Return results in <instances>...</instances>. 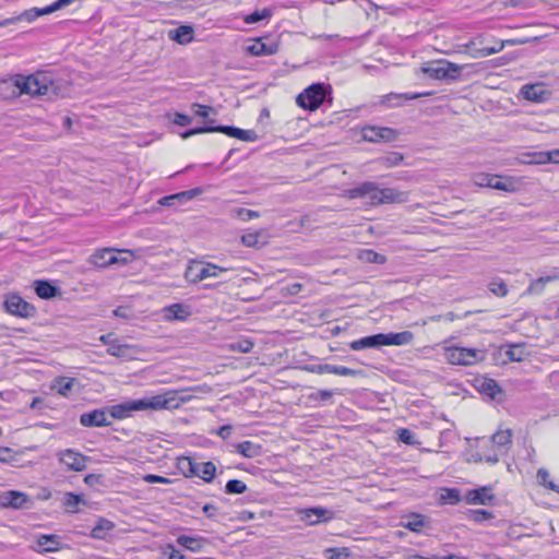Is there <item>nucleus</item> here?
Instances as JSON below:
<instances>
[{
    "label": "nucleus",
    "instance_id": "obj_59",
    "mask_svg": "<svg viewBox=\"0 0 559 559\" xmlns=\"http://www.w3.org/2000/svg\"><path fill=\"white\" fill-rule=\"evenodd\" d=\"M538 39H539V37H534L532 39L525 37V38L504 39L503 41H504L506 46H520V45H525V44H527L530 41H536Z\"/></svg>",
    "mask_w": 559,
    "mask_h": 559
},
{
    "label": "nucleus",
    "instance_id": "obj_3",
    "mask_svg": "<svg viewBox=\"0 0 559 559\" xmlns=\"http://www.w3.org/2000/svg\"><path fill=\"white\" fill-rule=\"evenodd\" d=\"M14 85L22 94L32 96H47L48 98L61 95L60 82L47 72H36L28 76L16 75Z\"/></svg>",
    "mask_w": 559,
    "mask_h": 559
},
{
    "label": "nucleus",
    "instance_id": "obj_62",
    "mask_svg": "<svg viewBox=\"0 0 559 559\" xmlns=\"http://www.w3.org/2000/svg\"><path fill=\"white\" fill-rule=\"evenodd\" d=\"M504 47H506V45H504L503 40H497L495 46L484 47L486 49L485 55H487V57H489L491 55L498 53L501 50H503Z\"/></svg>",
    "mask_w": 559,
    "mask_h": 559
},
{
    "label": "nucleus",
    "instance_id": "obj_1",
    "mask_svg": "<svg viewBox=\"0 0 559 559\" xmlns=\"http://www.w3.org/2000/svg\"><path fill=\"white\" fill-rule=\"evenodd\" d=\"M186 399L177 400L173 393L154 395L148 399L131 400L120 404L112 405L108 408L110 416L115 419H126L134 412L147 411V409H169L178 407L180 402H185Z\"/></svg>",
    "mask_w": 559,
    "mask_h": 559
},
{
    "label": "nucleus",
    "instance_id": "obj_4",
    "mask_svg": "<svg viewBox=\"0 0 559 559\" xmlns=\"http://www.w3.org/2000/svg\"><path fill=\"white\" fill-rule=\"evenodd\" d=\"M331 92L330 85L324 83H314L305 88L296 98V103L299 107L314 111L324 102L326 95Z\"/></svg>",
    "mask_w": 559,
    "mask_h": 559
},
{
    "label": "nucleus",
    "instance_id": "obj_50",
    "mask_svg": "<svg viewBox=\"0 0 559 559\" xmlns=\"http://www.w3.org/2000/svg\"><path fill=\"white\" fill-rule=\"evenodd\" d=\"M360 259L367 261V262H370V263H378V264H382L386 261L385 257L380 254V253H377L372 250H365L361 254H360Z\"/></svg>",
    "mask_w": 559,
    "mask_h": 559
},
{
    "label": "nucleus",
    "instance_id": "obj_10",
    "mask_svg": "<svg viewBox=\"0 0 559 559\" xmlns=\"http://www.w3.org/2000/svg\"><path fill=\"white\" fill-rule=\"evenodd\" d=\"M0 504L3 508L31 509L33 507V500L25 492L9 490L1 495Z\"/></svg>",
    "mask_w": 559,
    "mask_h": 559
},
{
    "label": "nucleus",
    "instance_id": "obj_31",
    "mask_svg": "<svg viewBox=\"0 0 559 559\" xmlns=\"http://www.w3.org/2000/svg\"><path fill=\"white\" fill-rule=\"evenodd\" d=\"M521 159L524 164H535V165H544L548 164L551 159V156L548 155V152H530L522 155Z\"/></svg>",
    "mask_w": 559,
    "mask_h": 559
},
{
    "label": "nucleus",
    "instance_id": "obj_22",
    "mask_svg": "<svg viewBox=\"0 0 559 559\" xmlns=\"http://www.w3.org/2000/svg\"><path fill=\"white\" fill-rule=\"evenodd\" d=\"M61 542L57 535H40L37 538V549L44 552H53L60 549Z\"/></svg>",
    "mask_w": 559,
    "mask_h": 559
},
{
    "label": "nucleus",
    "instance_id": "obj_7",
    "mask_svg": "<svg viewBox=\"0 0 559 559\" xmlns=\"http://www.w3.org/2000/svg\"><path fill=\"white\" fill-rule=\"evenodd\" d=\"M58 461L68 471L83 472L87 467L90 457L74 449H64L57 452Z\"/></svg>",
    "mask_w": 559,
    "mask_h": 559
},
{
    "label": "nucleus",
    "instance_id": "obj_12",
    "mask_svg": "<svg viewBox=\"0 0 559 559\" xmlns=\"http://www.w3.org/2000/svg\"><path fill=\"white\" fill-rule=\"evenodd\" d=\"M80 424L84 427H107L111 421L108 419L107 409L102 408L83 413L80 416Z\"/></svg>",
    "mask_w": 559,
    "mask_h": 559
},
{
    "label": "nucleus",
    "instance_id": "obj_13",
    "mask_svg": "<svg viewBox=\"0 0 559 559\" xmlns=\"http://www.w3.org/2000/svg\"><path fill=\"white\" fill-rule=\"evenodd\" d=\"M301 521L309 525H316L332 519V512L324 508H310L300 511Z\"/></svg>",
    "mask_w": 559,
    "mask_h": 559
},
{
    "label": "nucleus",
    "instance_id": "obj_26",
    "mask_svg": "<svg viewBox=\"0 0 559 559\" xmlns=\"http://www.w3.org/2000/svg\"><path fill=\"white\" fill-rule=\"evenodd\" d=\"M519 183V179L514 177L502 179L500 176L493 175L490 188L507 192H514L518 190Z\"/></svg>",
    "mask_w": 559,
    "mask_h": 559
},
{
    "label": "nucleus",
    "instance_id": "obj_15",
    "mask_svg": "<svg viewBox=\"0 0 559 559\" xmlns=\"http://www.w3.org/2000/svg\"><path fill=\"white\" fill-rule=\"evenodd\" d=\"M118 262L119 257L112 249L97 250L91 255V263L97 267H106Z\"/></svg>",
    "mask_w": 559,
    "mask_h": 559
},
{
    "label": "nucleus",
    "instance_id": "obj_25",
    "mask_svg": "<svg viewBox=\"0 0 559 559\" xmlns=\"http://www.w3.org/2000/svg\"><path fill=\"white\" fill-rule=\"evenodd\" d=\"M491 442L498 449H508L512 443V430L502 426L492 435Z\"/></svg>",
    "mask_w": 559,
    "mask_h": 559
},
{
    "label": "nucleus",
    "instance_id": "obj_60",
    "mask_svg": "<svg viewBox=\"0 0 559 559\" xmlns=\"http://www.w3.org/2000/svg\"><path fill=\"white\" fill-rule=\"evenodd\" d=\"M473 46H474V41H469V43H467L465 45V47L467 49H471L469 50L471 57H473V58H485V57H487V55H485L486 49L484 47L483 48H473Z\"/></svg>",
    "mask_w": 559,
    "mask_h": 559
},
{
    "label": "nucleus",
    "instance_id": "obj_24",
    "mask_svg": "<svg viewBox=\"0 0 559 559\" xmlns=\"http://www.w3.org/2000/svg\"><path fill=\"white\" fill-rule=\"evenodd\" d=\"M164 314L167 320H185L191 314V311L186 305L174 304L164 308Z\"/></svg>",
    "mask_w": 559,
    "mask_h": 559
},
{
    "label": "nucleus",
    "instance_id": "obj_43",
    "mask_svg": "<svg viewBox=\"0 0 559 559\" xmlns=\"http://www.w3.org/2000/svg\"><path fill=\"white\" fill-rule=\"evenodd\" d=\"M247 490V485L238 479H231L227 481L225 491L229 495L243 493Z\"/></svg>",
    "mask_w": 559,
    "mask_h": 559
},
{
    "label": "nucleus",
    "instance_id": "obj_28",
    "mask_svg": "<svg viewBox=\"0 0 559 559\" xmlns=\"http://www.w3.org/2000/svg\"><path fill=\"white\" fill-rule=\"evenodd\" d=\"M492 499H493V497L490 493V490L486 487L472 490L467 495L468 502L474 503V504L486 506V504H489Z\"/></svg>",
    "mask_w": 559,
    "mask_h": 559
},
{
    "label": "nucleus",
    "instance_id": "obj_6",
    "mask_svg": "<svg viewBox=\"0 0 559 559\" xmlns=\"http://www.w3.org/2000/svg\"><path fill=\"white\" fill-rule=\"evenodd\" d=\"M445 359L452 365L471 366L476 364L483 357L480 352L475 348L448 347L445 348Z\"/></svg>",
    "mask_w": 559,
    "mask_h": 559
},
{
    "label": "nucleus",
    "instance_id": "obj_52",
    "mask_svg": "<svg viewBox=\"0 0 559 559\" xmlns=\"http://www.w3.org/2000/svg\"><path fill=\"white\" fill-rule=\"evenodd\" d=\"M402 160H403V155L397 152H393V153L384 156L383 158H381V163L385 167L397 166L401 164Z\"/></svg>",
    "mask_w": 559,
    "mask_h": 559
},
{
    "label": "nucleus",
    "instance_id": "obj_47",
    "mask_svg": "<svg viewBox=\"0 0 559 559\" xmlns=\"http://www.w3.org/2000/svg\"><path fill=\"white\" fill-rule=\"evenodd\" d=\"M548 478H549V473H548V471H547V469H545V468H539V469L537 471V479H538V481H539L543 486H545V487L549 488L550 490L556 491V492H559V488H558V486H557L554 481H548Z\"/></svg>",
    "mask_w": 559,
    "mask_h": 559
},
{
    "label": "nucleus",
    "instance_id": "obj_19",
    "mask_svg": "<svg viewBox=\"0 0 559 559\" xmlns=\"http://www.w3.org/2000/svg\"><path fill=\"white\" fill-rule=\"evenodd\" d=\"M169 39L180 44L188 45L194 38V29L190 25H181L176 29H171L168 32Z\"/></svg>",
    "mask_w": 559,
    "mask_h": 559
},
{
    "label": "nucleus",
    "instance_id": "obj_51",
    "mask_svg": "<svg viewBox=\"0 0 559 559\" xmlns=\"http://www.w3.org/2000/svg\"><path fill=\"white\" fill-rule=\"evenodd\" d=\"M162 556L164 559H185V556L171 544L162 548Z\"/></svg>",
    "mask_w": 559,
    "mask_h": 559
},
{
    "label": "nucleus",
    "instance_id": "obj_16",
    "mask_svg": "<svg viewBox=\"0 0 559 559\" xmlns=\"http://www.w3.org/2000/svg\"><path fill=\"white\" fill-rule=\"evenodd\" d=\"M414 333L411 331H403L399 333H382L383 346H403L413 343Z\"/></svg>",
    "mask_w": 559,
    "mask_h": 559
},
{
    "label": "nucleus",
    "instance_id": "obj_46",
    "mask_svg": "<svg viewBox=\"0 0 559 559\" xmlns=\"http://www.w3.org/2000/svg\"><path fill=\"white\" fill-rule=\"evenodd\" d=\"M260 236H261V233H259V231L247 233L241 236V242L246 247H250V248L261 247L262 245H260V242H259Z\"/></svg>",
    "mask_w": 559,
    "mask_h": 559
},
{
    "label": "nucleus",
    "instance_id": "obj_33",
    "mask_svg": "<svg viewBox=\"0 0 559 559\" xmlns=\"http://www.w3.org/2000/svg\"><path fill=\"white\" fill-rule=\"evenodd\" d=\"M443 60L427 63L420 68V72L436 80H442Z\"/></svg>",
    "mask_w": 559,
    "mask_h": 559
},
{
    "label": "nucleus",
    "instance_id": "obj_40",
    "mask_svg": "<svg viewBox=\"0 0 559 559\" xmlns=\"http://www.w3.org/2000/svg\"><path fill=\"white\" fill-rule=\"evenodd\" d=\"M216 474V466L213 462H205L199 464V477H201L204 481L211 483Z\"/></svg>",
    "mask_w": 559,
    "mask_h": 559
},
{
    "label": "nucleus",
    "instance_id": "obj_2",
    "mask_svg": "<svg viewBox=\"0 0 559 559\" xmlns=\"http://www.w3.org/2000/svg\"><path fill=\"white\" fill-rule=\"evenodd\" d=\"M349 199H362L365 204L378 206L381 204L404 203L408 201V192L394 188H380L376 182L366 181L346 191Z\"/></svg>",
    "mask_w": 559,
    "mask_h": 559
},
{
    "label": "nucleus",
    "instance_id": "obj_45",
    "mask_svg": "<svg viewBox=\"0 0 559 559\" xmlns=\"http://www.w3.org/2000/svg\"><path fill=\"white\" fill-rule=\"evenodd\" d=\"M209 126L190 129L181 133V138L188 139L195 134L216 132V126H212L213 120H209Z\"/></svg>",
    "mask_w": 559,
    "mask_h": 559
},
{
    "label": "nucleus",
    "instance_id": "obj_30",
    "mask_svg": "<svg viewBox=\"0 0 559 559\" xmlns=\"http://www.w3.org/2000/svg\"><path fill=\"white\" fill-rule=\"evenodd\" d=\"M178 468L186 477L199 475V464L194 463L192 459L188 456L178 459Z\"/></svg>",
    "mask_w": 559,
    "mask_h": 559
},
{
    "label": "nucleus",
    "instance_id": "obj_27",
    "mask_svg": "<svg viewBox=\"0 0 559 559\" xmlns=\"http://www.w3.org/2000/svg\"><path fill=\"white\" fill-rule=\"evenodd\" d=\"M177 543L190 551L199 552L203 549L207 542L203 537H191L181 535L177 538Z\"/></svg>",
    "mask_w": 559,
    "mask_h": 559
},
{
    "label": "nucleus",
    "instance_id": "obj_35",
    "mask_svg": "<svg viewBox=\"0 0 559 559\" xmlns=\"http://www.w3.org/2000/svg\"><path fill=\"white\" fill-rule=\"evenodd\" d=\"M114 528V523L109 520L100 518L97 524L92 530V537L97 539H104L106 534Z\"/></svg>",
    "mask_w": 559,
    "mask_h": 559
},
{
    "label": "nucleus",
    "instance_id": "obj_29",
    "mask_svg": "<svg viewBox=\"0 0 559 559\" xmlns=\"http://www.w3.org/2000/svg\"><path fill=\"white\" fill-rule=\"evenodd\" d=\"M76 380L74 378L59 377L53 381L52 389L62 396H69Z\"/></svg>",
    "mask_w": 559,
    "mask_h": 559
},
{
    "label": "nucleus",
    "instance_id": "obj_56",
    "mask_svg": "<svg viewBox=\"0 0 559 559\" xmlns=\"http://www.w3.org/2000/svg\"><path fill=\"white\" fill-rule=\"evenodd\" d=\"M143 480L147 484H164V485L171 484V479L164 477V476L154 475V474L144 475Z\"/></svg>",
    "mask_w": 559,
    "mask_h": 559
},
{
    "label": "nucleus",
    "instance_id": "obj_14",
    "mask_svg": "<svg viewBox=\"0 0 559 559\" xmlns=\"http://www.w3.org/2000/svg\"><path fill=\"white\" fill-rule=\"evenodd\" d=\"M216 132L224 133L228 136L236 138L245 142H254L258 140V134L253 130H243L230 126H216Z\"/></svg>",
    "mask_w": 559,
    "mask_h": 559
},
{
    "label": "nucleus",
    "instance_id": "obj_42",
    "mask_svg": "<svg viewBox=\"0 0 559 559\" xmlns=\"http://www.w3.org/2000/svg\"><path fill=\"white\" fill-rule=\"evenodd\" d=\"M231 215L234 217H237V218L243 221V222H248V221L258 218L260 216L259 212L248 210L245 207H237V209L233 210Z\"/></svg>",
    "mask_w": 559,
    "mask_h": 559
},
{
    "label": "nucleus",
    "instance_id": "obj_44",
    "mask_svg": "<svg viewBox=\"0 0 559 559\" xmlns=\"http://www.w3.org/2000/svg\"><path fill=\"white\" fill-rule=\"evenodd\" d=\"M488 288L493 295L498 297H504L508 294V287L501 280L491 281L488 285Z\"/></svg>",
    "mask_w": 559,
    "mask_h": 559
},
{
    "label": "nucleus",
    "instance_id": "obj_53",
    "mask_svg": "<svg viewBox=\"0 0 559 559\" xmlns=\"http://www.w3.org/2000/svg\"><path fill=\"white\" fill-rule=\"evenodd\" d=\"M193 114L203 119H207L210 112H213L214 109L211 106L201 105L198 103L192 104L191 106Z\"/></svg>",
    "mask_w": 559,
    "mask_h": 559
},
{
    "label": "nucleus",
    "instance_id": "obj_39",
    "mask_svg": "<svg viewBox=\"0 0 559 559\" xmlns=\"http://www.w3.org/2000/svg\"><path fill=\"white\" fill-rule=\"evenodd\" d=\"M506 354L513 361H523L528 356V353L523 344L510 345Z\"/></svg>",
    "mask_w": 559,
    "mask_h": 559
},
{
    "label": "nucleus",
    "instance_id": "obj_57",
    "mask_svg": "<svg viewBox=\"0 0 559 559\" xmlns=\"http://www.w3.org/2000/svg\"><path fill=\"white\" fill-rule=\"evenodd\" d=\"M493 175L478 174L474 177V183L478 187L490 188Z\"/></svg>",
    "mask_w": 559,
    "mask_h": 559
},
{
    "label": "nucleus",
    "instance_id": "obj_32",
    "mask_svg": "<svg viewBox=\"0 0 559 559\" xmlns=\"http://www.w3.org/2000/svg\"><path fill=\"white\" fill-rule=\"evenodd\" d=\"M464 66H459L448 60H443L442 80H457Z\"/></svg>",
    "mask_w": 559,
    "mask_h": 559
},
{
    "label": "nucleus",
    "instance_id": "obj_55",
    "mask_svg": "<svg viewBox=\"0 0 559 559\" xmlns=\"http://www.w3.org/2000/svg\"><path fill=\"white\" fill-rule=\"evenodd\" d=\"M38 17L37 8H33L29 10L24 11L17 16H14L13 19H16V22L19 21H26L28 23L35 21Z\"/></svg>",
    "mask_w": 559,
    "mask_h": 559
},
{
    "label": "nucleus",
    "instance_id": "obj_5",
    "mask_svg": "<svg viewBox=\"0 0 559 559\" xmlns=\"http://www.w3.org/2000/svg\"><path fill=\"white\" fill-rule=\"evenodd\" d=\"M229 270L210 262L191 261L186 269L185 278L191 284H197L210 277H218L221 273Z\"/></svg>",
    "mask_w": 559,
    "mask_h": 559
},
{
    "label": "nucleus",
    "instance_id": "obj_41",
    "mask_svg": "<svg viewBox=\"0 0 559 559\" xmlns=\"http://www.w3.org/2000/svg\"><path fill=\"white\" fill-rule=\"evenodd\" d=\"M425 525V516L421 514H412L407 521L403 523V526L412 532H419Z\"/></svg>",
    "mask_w": 559,
    "mask_h": 559
},
{
    "label": "nucleus",
    "instance_id": "obj_38",
    "mask_svg": "<svg viewBox=\"0 0 559 559\" xmlns=\"http://www.w3.org/2000/svg\"><path fill=\"white\" fill-rule=\"evenodd\" d=\"M237 451L246 457H255L261 453V447L251 441H243L236 445Z\"/></svg>",
    "mask_w": 559,
    "mask_h": 559
},
{
    "label": "nucleus",
    "instance_id": "obj_54",
    "mask_svg": "<svg viewBox=\"0 0 559 559\" xmlns=\"http://www.w3.org/2000/svg\"><path fill=\"white\" fill-rule=\"evenodd\" d=\"M399 439L403 443L409 444V445H414V444L417 443L416 440H415V435L411 430H408L406 428H403V429L399 430Z\"/></svg>",
    "mask_w": 559,
    "mask_h": 559
},
{
    "label": "nucleus",
    "instance_id": "obj_63",
    "mask_svg": "<svg viewBox=\"0 0 559 559\" xmlns=\"http://www.w3.org/2000/svg\"><path fill=\"white\" fill-rule=\"evenodd\" d=\"M201 193H202L201 188H194V189H191L188 191L180 192V193H178V195H179V200L180 199H193L194 197H197Z\"/></svg>",
    "mask_w": 559,
    "mask_h": 559
},
{
    "label": "nucleus",
    "instance_id": "obj_20",
    "mask_svg": "<svg viewBox=\"0 0 559 559\" xmlns=\"http://www.w3.org/2000/svg\"><path fill=\"white\" fill-rule=\"evenodd\" d=\"M383 346L382 333L361 337L359 340L349 343V347L353 350H362L366 348H377Z\"/></svg>",
    "mask_w": 559,
    "mask_h": 559
},
{
    "label": "nucleus",
    "instance_id": "obj_36",
    "mask_svg": "<svg viewBox=\"0 0 559 559\" xmlns=\"http://www.w3.org/2000/svg\"><path fill=\"white\" fill-rule=\"evenodd\" d=\"M432 94H433L432 92L405 93V94L391 93V94H388L386 96H384V98L382 99V103H388L389 105H391L392 100H399L402 98L406 99V100H413V99H417L420 97L431 96Z\"/></svg>",
    "mask_w": 559,
    "mask_h": 559
},
{
    "label": "nucleus",
    "instance_id": "obj_49",
    "mask_svg": "<svg viewBox=\"0 0 559 559\" xmlns=\"http://www.w3.org/2000/svg\"><path fill=\"white\" fill-rule=\"evenodd\" d=\"M230 349L238 353H250L253 348V343L250 340H240L229 345Z\"/></svg>",
    "mask_w": 559,
    "mask_h": 559
},
{
    "label": "nucleus",
    "instance_id": "obj_21",
    "mask_svg": "<svg viewBox=\"0 0 559 559\" xmlns=\"http://www.w3.org/2000/svg\"><path fill=\"white\" fill-rule=\"evenodd\" d=\"M87 502L84 495H76L73 492H66L62 498V507L69 513H78L81 511V506H86Z\"/></svg>",
    "mask_w": 559,
    "mask_h": 559
},
{
    "label": "nucleus",
    "instance_id": "obj_34",
    "mask_svg": "<svg viewBox=\"0 0 559 559\" xmlns=\"http://www.w3.org/2000/svg\"><path fill=\"white\" fill-rule=\"evenodd\" d=\"M35 292L43 299H49L57 295L58 289L46 281L35 283Z\"/></svg>",
    "mask_w": 559,
    "mask_h": 559
},
{
    "label": "nucleus",
    "instance_id": "obj_58",
    "mask_svg": "<svg viewBox=\"0 0 559 559\" xmlns=\"http://www.w3.org/2000/svg\"><path fill=\"white\" fill-rule=\"evenodd\" d=\"M103 481H104V476L102 474H87L85 477H84V483L90 486V487H94V486H97V485H103Z\"/></svg>",
    "mask_w": 559,
    "mask_h": 559
},
{
    "label": "nucleus",
    "instance_id": "obj_61",
    "mask_svg": "<svg viewBox=\"0 0 559 559\" xmlns=\"http://www.w3.org/2000/svg\"><path fill=\"white\" fill-rule=\"evenodd\" d=\"M191 121H192V119L189 116L180 114V112H176L175 117L173 119V122L180 127H186V126L190 124Z\"/></svg>",
    "mask_w": 559,
    "mask_h": 559
},
{
    "label": "nucleus",
    "instance_id": "obj_8",
    "mask_svg": "<svg viewBox=\"0 0 559 559\" xmlns=\"http://www.w3.org/2000/svg\"><path fill=\"white\" fill-rule=\"evenodd\" d=\"M3 306L7 312L21 318H33L36 313V308L16 294L7 295Z\"/></svg>",
    "mask_w": 559,
    "mask_h": 559
},
{
    "label": "nucleus",
    "instance_id": "obj_18",
    "mask_svg": "<svg viewBox=\"0 0 559 559\" xmlns=\"http://www.w3.org/2000/svg\"><path fill=\"white\" fill-rule=\"evenodd\" d=\"M318 373H332L342 377H356L360 374L361 370L352 369L345 366H335L330 364L319 365L313 369Z\"/></svg>",
    "mask_w": 559,
    "mask_h": 559
},
{
    "label": "nucleus",
    "instance_id": "obj_64",
    "mask_svg": "<svg viewBox=\"0 0 559 559\" xmlns=\"http://www.w3.org/2000/svg\"><path fill=\"white\" fill-rule=\"evenodd\" d=\"M333 395V392L330 390H319L316 394H312L310 397L314 400L328 401Z\"/></svg>",
    "mask_w": 559,
    "mask_h": 559
},
{
    "label": "nucleus",
    "instance_id": "obj_23",
    "mask_svg": "<svg viewBox=\"0 0 559 559\" xmlns=\"http://www.w3.org/2000/svg\"><path fill=\"white\" fill-rule=\"evenodd\" d=\"M278 50L276 44L266 45L261 39H255L251 45L247 47V51L252 56H272Z\"/></svg>",
    "mask_w": 559,
    "mask_h": 559
},
{
    "label": "nucleus",
    "instance_id": "obj_48",
    "mask_svg": "<svg viewBox=\"0 0 559 559\" xmlns=\"http://www.w3.org/2000/svg\"><path fill=\"white\" fill-rule=\"evenodd\" d=\"M271 16V11L269 9H263L262 11H254L253 13L247 15L243 21L247 24L258 23L264 19Z\"/></svg>",
    "mask_w": 559,
    "mask_h": 559
},
{
    "label": "nucleus",
    "instance_id": "obj_17",
    "mask_svg": "<svg viewBox=\"0 0 559 559\" xmlns=\"http://www.w3.org/2000/svg\"><path fill=\"white\" fill-rule=\"evenodd\" d=\"M107 353L111 356L122 358L126 360L132 359L136 352L133 346L129 344L121 343L119 340H114L109 347L107 348Z\"/></svg>",
    "mask_w": 559,
    "mask_h": 559
},
{
    "label": "nucleus",
    "instance_id": "obj_9",
    "mask_svg": "<svg viewBox=\"0 0 559 559\" xmlns=\"http://www.w3.org/2000/svg\"><path fill=\"white\" fill-rule=\"evenodd\" d=\"M361 136L367 142L390 143L399 139V132L388 127L367 126L361 130Z\"/></svg>",
    "mask_w": 559,
    "mask_h": 559
},
{
    "label": "nucleus",
    "instance_id": "obj_11",
    "mask_svg": "<svg viewBox=\"0 0 559 559\" xmlns=\"http://www.w3.org/2000/svg\"><path fill=\"white\" fill-rule=\"evenodd\" d=\"M520 95L533 103H545L550 98L551 93L543 84H525L520 90Z\"/></svg>",
    "mask_w": 559,
    "mask_h": 559
},
{
    "label": "nucleus",
    "instance_id": "obj_37",
    "mask_svg": "<svg viewBox=\"0 0 559 559\" xmlns=\"http://www.w3.org/2000/svg\"><path fill=\"white\" fill-rule=\"evenodd\" d=\"M558 280V275L542 276L531 282L527 293L528 294H540L547 283Z\"/></svg>",
    "mask_w": 559,
    "mask_h": 559
}]
</instances>
